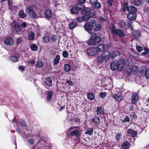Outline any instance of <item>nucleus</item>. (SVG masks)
I'll list each match as a JSON object with an SVG mask.
<instances>
[{
    "mask_svg": "<svg viewBox=\"0 0 149 149\" xmlns=\"http://www.w3.org/2000/svg\"><path fill=\"white\" fill-rule=\"evenodd\" d=\"M127 133L133 137H135L137 135V132H136L134 131L133 130L130 129H128Z\"/></svg>",
    "mask_w": 149,
    "mask_h": 149,
    "instance_id": "dca6fc26",
    "label": "nucleus"
},
{
    "mask_svg": "<svg viewBox=\"0 0 149 149\" xmlns=\"http://www.w3.org/2000/svg\"><path fill=\"white\" fill-rule=\"evenodd\" d=\"M118 24L119 25L122 27L125 28L126 26V23L123 20L120 21Z\"/></svg>",
    "mask_w": 149,
    "mask_h": 149,
    "instance_id": "c03bdc74",
    "label": "nucleus"
},
{
    "mask_svg": "<svg viewBox=\"0 0 149 149\" xmlns=\"http://www.w3.org/2000/svg\"><path fill=\"white\" fill-rule=\"evenodd\" d=\"M136 48L137 50L139 52H141L143 50V48L141 47L138 45L136 46Z\"/></svg>",
    "mask_w": 149,
    "mask_h": 149,
    "instance_id": "680f3d73",
    "label": "nucleus"
},
{
    "mask_svg": "<svg viewBox=\"0 0 149 149\" xmlns=\"http://www.w3.org/2000/svg\"><path fill=\"white\" fill-rule=\"evenodd\" d=\"M126 9L130 13H134L137 10L136 8L133 6L126 7Z\"/></svg>",
    "mask_w": 149,
    "mask_h": 149,
    "instance_id": "f8f14e48",
    "label": "nucleus"
},
{
    "mask_svg": "<svg viewBox=\"0 0 149 149\" xmlns=\"http://www.w3.org/2000/svg\"><path fill=\"white\" fill-rule=\"evenodd\" d=\"M77 25V24L75 22H72L69 24V29H74Z\"/></svg>",
    "mask_w": 149,
    "mask_h": 149,
    "instance_id": "f704fd0d",
    "label": "nucleus"
},
{
    "mask_svg": "<svg viewBox=\"0 0 149 149\" xmlns=\"http://www.w3.org/2000/svg\"><path fill=\"white\" fill-rule=\"evenodd\" d=\"M52 92H49L47 93V100L48 101H50L52 98Z\"/></svg>",
    "mask_w": 149,
    "mask_h": 149,
    "instance_id": "ea45409f",
    "label": "nucleus"
},
{
    "mask_svg": "<svg viewBox=\"0 0 149 149\" xmlns=\"http://www.w3.org/2000/svg\"><path fill=\"white\" fill-rule=\"evenodd\" d=\"M14 29L17 32L21 30V27L20 25H17L16 27Z\"/></svg>",
    "mask_w": 149,
    "mask_h": 149,
    "instance_id": "de8ad7c7",
    "label": "nucleus"
},
{
    "mask_svg": "<svg viewBox=\"0 0 149 149\" xmlns=\"http://www.w3.org/2000/svg\"><path fill=\"white\" fill-rule=\"evenodd\" d=\"M93 131L94 130L93 128H90L87 130L85 134H88L89 135H92Z\"/></svg>",
    "mask_w": 149,
    "mask_h": 149,
    "instance_id": "b1692460",
    "label": "nucleus"
},
{
    "mask_svg": "<svg viewBox=\"0 0 149 149\" xmlns=\"http://www.w3.org/2000/svg\"><path fill=\"white\" fill-rule=\"evenodd\" d=\"M144 50L146 52H143L142 53L143 54H148L149 53V49L146 47L144 48Z\"/></svg>",
    "mask_w": 149,
    "mask_h": 149,
    "instance_id": "5fc2aeb1",
    "label": "nucleus"
},
{
    "mask_svg": "<svg viewBox=\"0 0 149 149\" xmlns=\"http://www.w3.org/2000/svg\"><path fill=\"white\" fill-rule=\"evenodd\" d=\"M97 50L94 47H91L88 48L87 50L88 54L90 56H93L97 54Z\"/></svg>",
    "mask_w": 149,
    "mask_h": 149,
    "instance_id": "20e7f679",
    "label": "nucleus"
},
{
    "mask_svg": "<svg viewBox=\"0 0 149 149\" xmlns=\"http://www.w3.org/2000/svg\"><path fill=\"white\" fill-rule=\"evenodd\" d=\"M102 55L106 60H107L111 56V53L108 50H105L103 53Z\"/></svg>",
    "mask_w": 149,
    "mask_h": 149,
    "instance_id": "1a4fd4ad",
    "label": "nucleus"
},
{
    "mask_svg": "<svg viewBox=\"0 0 149 149\" xmlns=\"http://www.w3.org/2000/svg\"><path fill=\"white\" fill-rule=\"evenodd\" d=\"M93 4L94 5V8H99L101 7V4L99 2L97 1L96 2L94 3Z\"/></svg>",
    "mask_w": 149,
    "mask_h": 149,
    "instance_id": "a19ab883",
    "label": "nucleus"
},
{
    "mask_svg": "<svg viewBox=\"0 0 149 149\" xmlns=\"http://www.w3.org/2000/svg\"><path fill=\"white\" fill-rule=\"evenodd\" d=\"M62 55L65 58L69 56L68 52L66 51H63Z\"/></svg>",
    "mask_w": 149,
    "mask_h": 149,
    "instance_id": "3c124183",
    "label": "nucleus"
},
{
    "mask_svg": "<svg viewBox=\"0 0 149 149\" xmlns=\"http://www.w3.org/2000/svg\"><path fill=\"white\" fill-rule=\"evenodd\" d=\"M125 62L123 59H121L119 60H115L111 63L110 66L111 70L115 71L118 70L121 71L124 67Z\"/></svg>",
    "mask_w": 149,
    "mask_h": 149,
    "instance_id": "f257e3e1",
    "label": "nucleus"
},
{
    "mask_svg": "<svg viewBox=\"0 0 149 149\" xmlns=\"http://www.w3.org/2000/svg\"><path fill=\"white\" fill-rule=\"evenodd\" d=\"M79 12V10L76 7H73L71 10V12L72 14H77Z\"/></svg>",
    "mask_w": 149,
    "mask_h": 149,
    "instance_id": "4c0bfd02",
    "label": "nucleus"
},
{
    "mask_svg": "<svg viewBox=\"0 0 149 149\" xmlns=\"http://www.w3.org/2000/svg\"><path fill=\"white\" fill-rule=\"evenodd\" d=\"M130 121V119L129 117L128 116H126L125 118L122 120V122L123 123H125V122H129Z\"/></svg>",
    "mask_w": 149,
    "mask_h": 149,
    "instance_id": "09e8293b",
    "label": "nucleus"
},
{
    "mask_svg": "<svg viewBox=\"0 0 149 149\" xmlns=\"http://www.w3.org/2000/svg\"><path fill=\"white\" fill-rule=\"evenodd\" d=\"M139 99L138 94L136 93H133L132 96L131 102L134 104L137 102Z\"/></svg>",
    "mask_w": 149,
    "mask_h": 149,
    "instance_id": "0eeeda50",
    "label": "nucleus"
},
{
    "mask_svg": "<svg viewBox=\"0 0 149 149\" xmlns=\"http://www.w3.org/2000/svg\"><path fill=\"white\" fill-rule=\"evenodd\" d=\"M120 52L117 51H115L111 54V57L112 58H115L117 55H119Z\"/></svg>",
    "mask_w": 149,
    "mask_h": 149,
    "instance_id": "a878e982",
    "label": "nucleus"
},
{
    "mask_svg": "<svg viewBox=\"0 0 149 149\" xmlns=\"http://www.w3.org/2000/svg\"><path fill=\"white\" fill-rule=\"evenodd\" d=\"M22 42V40L21 38H19L17 39L16 41V43L17 44H19L21 43Z\"/></svg>",
    "mask_w": 149,
    "mask_h": 149,
    "instance_id": "bf43d9fd",
    "label": "nucleus"
},
{
    "mask_svg": "<svg viewBox=\"0 0 149 149\" xmlns=\"http://www.w3.org/2000/svg\"><path fill=\"white\" fill-rule=\"evenodd\" d=\"M121 135V134L120 133H118L116 135V138L117 140L118 141L120 139V136Z\"/></svg>",
    "mask_w": 149,
    "mask_h": 149,
    "instance_id": "e2e57ef3",
    "label": "nucleus"
},
{
    "mask_svg": "<svg viewBox=\"0 0 149 149\" xmlns=\"http://www.w3.org/2000/svg\"><path fill=\"white\" fill-rule=\"evenodd\" d=\"M79 130L77 129L71 131L70 132V135L72 136H78L79 134Z\"/></svg>",
    "mask_w": 149,
    "mask_h": 149,
    "instance_id": "aec40b11",
    "label": "nucleus"
},
{
    "mask_svg": "<svg viewBox=\"0 0 149 149\" xmlns=\"http://www.w3.org/2000/svg\"><path fill=\"white\" fill-rule=\"evenodd\" d=\"M132 22L131 21H129L128 23V26L131 30H133V27L132 25Z\"/></svg>",
    "mask_w": 149,
    "mask_h": 149,
    "instance_id": "6e6d98bb",
    "label": "nucleus"
},
{
    "mask_svg": "<svg viewBox=\"0 0 149 149\" xmlns=\"http://www.w3.org/2000/svg\"><path fill=\"white\" fill-rule=\"evenodd\" d=\"M8 5L9 7V8L11 9L12 10V3L10 1H8Z\"/></svg>",
    "mask_w": 149,
    "mask_h": 149,
    "instance_id": "69168bd1",
    "label": "nucleus"
},
{
    "mask_svg": "<svg viewBox=\"0 0 149 149\" xmlns=\"http://www.w3.org/2000/svg\"><path fill=\"white\" fill-rule=\"evenodd\" d=\"M82 6L81 4L80 3H78L77 4L76 8L79 10H80L82 9Z\"/></svg>",
    "mask_w": 149,
    "mask_h": 149,
    "instance_id": "864d4df0",
    "label": "nucleus"
},
{
    "mask_svg": "<svg viewBox=\"0 0 149 149\" xmlns=\"http://www.w3.org/2000/svg\"><path fill=\"white\" fill-rule=\"evenodd\" d=\"M144 69V71L142 70L143 74H144L145 77L147 78H149V69H146L145 70Z\"/></svg>",
    "mask_w": 149,
    "mask_h": 149,
    "instance_id": "cd10ccee",
    "label": "nucleus"
},
{
    "mask_svg": "<svg viewBox=\"0 0 149 149\" xmlns=\"http://www.w3.org/2000/svg\"><path fill=\"white\" fill-rule=\"evenodd\" d=\"M92 122L96 125H99L100 123V119L98 117H95L92 119Z\"/></svg>",
    "mask_w": 149,
    "mask_h": 149,
    "instance_id": "4be33fe9",
    "label": "nucleus"
},
{
    "mask_svg": "<svg viewBox=\"0 0 149 149\" xmlns=\"http://www.w3.org/2000/svg\"><path fill=\"white\" fill-rule=\"evenodd\" d=\"M106 47L105 45L102 44H100L98 45L95 48L97 50V52H102L104 51Z\"/></svg>",
    "mask_w": 149,
    "mask_h": 149,
    "instance_id": "9b49d317",
    "label": "nucleus"
},
{
    "mask_svg": "<svg viewBox=\"0 0 149 149\" xmlns=\"http://www.w3.org/2000/svg\"><path fill=\"white\" fill-rule=\"evenodd\" d=\"M76 21L79 22H82L83 21V18L80 17H78L76 18Z\"/></svg>",
    "mask_w": 149,
    "mask_h": 149,
    "instance_id": "052dcab7",
    "label": "nucleus"
},
{
    "mask_svg": "<svg viewBox=\"0 0 149 149\" xmlns=\"http://www.w3.org/2000/svg\"><path fill=\"white\" fill-rule=\"evenodd\" d=\"M132 36L133 38H136L140 36V33L138 30L134 31L132 33Z\"/></svg>",
    "mask_w": 149,
    "mask_h": 149,
    "instance_id": "a211bd4d",
    "label": "nucleus"
},
{
    "mask_svg": "<svg viewBox=\"0 0 149 149\" xmlns=\"http://www.w3.org/2000/svg\"><path fill=\"white\" fill-rule=\"evenodd\" d=\"M96 24V21L94 20H91L88 22H86L84 26V28L85 30L88 31L89 33H91L90 30H92L94 26Z\"/></svg>",
    "mask_w": 149,
    "mask_h": 149,
    "instance_id": "7ed1b4c3",
    "label": "nucleus"
},
{
    "mask_svg": "<svg viewBox=\"0 0 149 149\" xmlns=\"http://www.w3.org/2000/svg\"><path fill=\"white\" fill-rule=\"evenodd\" d=\"M136 14L134 13H130L127 14V17L129 19L132 20L136 18Z\"/></svg>",
    "mask_w": 149,
    "mask_h": 149,
    "instance_id": "4468645a",
    "label": "nucleus"
},
{
    "mask_svg": "<svg viewBox=\"0 0 149 149\" xmlns=\"http://www.w3.org/2000/svg\"><path fill=\"white\" fill-rule=\"evenodd\" d=\"M66 84H67V86H68L69 85H71L73 84V82L71 81L68 80L66 81Z\"/></svg>",
    "mask_w": 149,
    "mask_h": 149,
    "instance_id": "13d9d810",
    "label": "nucleus"
},
{
    "mask_svg": "<svg viewBox=\"0 0 149 149\" xmlns=\"http://www.w3.org/2000/svg\"><path fill=\"white\" fill-rule=\"evenodd\" d=\"M20 124L23 128L26 129L27 128L26 124H25V122L23 121H20L19 123Z\"/></svg>",
    "mask_w": 149,
    "mask_h": 149,
    "instance_id": "49530a36",
    "label": "nucleus"
},
{
    "mask_svg": "<svg viewBox=\"0 0 149 149\" xmlns=\"http://www.w3.org/2000/svg\"><path fill=\"white\" fill-rule=\"evenodd\" d=\"M19 17L21 18H24L26 16V14L24 13L22 10H21L18 13Z\"/></svg>",
    "mask_w": 149,
    "mask_h": 149,
    "instance_id": "c756f323",
    "label": "nucleus"
},
{
    "mask_svg": "<svg viewBox=\"0 0 149 149\" xmlns=\"http://www.w3.org/2000/svg\"><path fill=\"white\" fill-rule=\"evenodd\" d=\"M29 142L31 144H33L34 143V141L33 139H30L29 140Z\"/></svg>",
    "mask_w": 149,
    "mask_h": 149,
    "instance_id": "774afa93",
    "label": "nucleus"
},
{
    "mask_svg": "<svg viewBox=\"0 0 149 149\" xmlns=\"http://www.w3.org/2000/svg\"><path fill=\"white\" fill-rule=\"evenodd\" d=\"M17 25V23L16 22H13L11 24V26L12 27L14 28V29L16 27Z\"/></svg>",
    "mask_w": 149,
    "mask_h": 149,
    "instance_id": "4d7b16f0",
    "label": "nucleus"
},
{
    "mask_svg": "<svg viewBox=\"0 0 149 149\" xmlns=\"http://www.w3.org/2000/svg\"><path fill=\"white\" fill-rule=\"evenodd\" d=\"M105 59H106L103 57L102 55V56H99L97 58L98 61L100 62H103Z\"/></svg>",
    "mask_w": 149,
    "mask_h": 149,
    "instance_id": "a18cd8bd",
    "label": "nucleus"
},
{
    "mask_svg": "<svg viewBox=\"0 0 149 149\" xmlns=\"http://www.w3.org/2000/svg\"><path fill=\"white\" fill-rule=\"evenodd\" d=\"M89 1L92 4L97 1V0H89Z\"/></svg>",
    "mask_w": 149,
    "mask_h": 149,
    "instance_id": "338daca9",
    "label": "nucleus"
},
{
    "mask_svg": "<svg viewBox=\"0 0 149 149\" xmlns=\"http://www.w3.org/2000/svg\"><path fill=\"white\" fill-rule=\"evenodd\" d=\"M88 98L89 100H92L94 98L95 96L92 93H88L87 95Z\"/></svg>",
    "mask_w": 149,
    "mask_h": 149,
    "instance_id": "bb28decb",
    "label": "nucleus"
},
{
    "mask_svg": "<svg viewBox=\"0 0 149 149\" xmlns=\"http://www.w3.org/2000/svg\"><path fill=\"white\" fill-rule=\"evenodd\" d=\"M44 85L46 88H49L52 85V79L49 77H47L43 83Z\"/></svg>",
    "mask_w": 149,
    "mask_h": 149,
    "instance_id": "39448f33",
    "label": "nucleus"
},
{
    "mask_svg": "<svg viewBox=\"0 0 149 149\" xmlns=\"http://www.w3.org/2000/svg\"><path fill=\"white\" fill-rule=\"evenodd\" d=\"M97 112L98 115L102 114L103 113V111L100 107H97Z\"/></svg>",
    "mask_w": 149,
    "mask_h": 149,
    "instance_id": "473e14b6",
    "label": "nucleus"
},
{
    "mask_svg": "<svg viewBox=\"0 0 149 149\" xmlns=\"http://www.w3.org/2000/svg\"><path fill=\"white\" fill-rule=\"evenodd\" d=\"M99 20L100 22H104L105 21V18L102 17H100L99 19Z\"/></svg>",
    "mask_w": 149,
    "mask_h": 149,
    "instance_id": "0e129e2a",
    "label": "nucleus"
},
{
    "mask_svg": "<svg viewBox=\"0 0 149 149\" xmlns=\"http://www.w3.org/2000/svg\"><path fill=\"white\" fill-rule=\"evenodd\" d=\"M91 10V9L89 8H85L81 10V13L83 15H89L91 12H90Z\"/></svg>",
    "mask_w": 149,
    "mask_h": 149,
    "instance_id": "9d476101",
    "label": "nucleus"
},
{
    "mask_svg": "<svg viewBox=\"0 0 149 149\" xmlns=\"http://www.w3.org/2000/svg\"><path fill=\"white\" fill-rule=\"evenodd\" d=\"M45 13V16L46 18H50L51 17L52 15V12L49 9L46 10Z\"/></svg>",
    "mask_w": 149,
    "mask_h": 149,
    "instance_id": "f3484780",
    "label": "nucleus"
},
{
    "mask_svg": "<svg viewBox=\"0 0 149 149\" xmlns=\"http://www.w3.org/2000/svg\"><path fill=\"white\" fill-rule=\"evenodd\" d=\"M14 42V39L12 37L8 38L5 40L4 41L5 44L9 46L13 45V44Z\"/></svg>",
    "mask_w": 149,
    "mask_h": 149,
    "instance_id": "423d86ee",
    "label": "nucleus"
},
{
    "mask_svg": "<svg viewBox=\"0 0 149 149\" xmlns=\"http://www.w3.org/2000/svg\"><path fill=\"white\" fill-rule=\"evenodd\" d=\"M10 59L13 62H17L18 60V58L16 56H11L10 58Z\"/></svg>",
    "mask_w": 149,
    "mask_h": 149,
    "instance_id": "79ce46f5",
    "label": "nucleus"
},
{
    "mask_svg": "<svg viewBox=\"0 0 149 149\" xmlns=\"http://www.w3.org/2000/svg\"><path fill=\"white\" fill-rule=\"evenodd\" d=\"M90 34V39L87 41V44L89 45H95L99 44L101 41V38L99 36H97L96 33L92 32Z\"/></svg>",
    "mask_w": 149,
    "mask_h": 149,
    "instance_id": "f03ea898",
    "label": "nucleus"
},
{
    "mask_svg": "<svg viewBox=\"0 0 149 149\" xmlns=\"http://www.w3.org/2000/svg\"><path fill=\"white\" fill-rule=\"evenodd\" d=\"M51 40L52 41L54 42L56 41L57 40V37L55 35H52L51 36Z\"/></svg>",
    "mask_w": 149,
    "mask_h": 149,
    "instance_id": "603ef678",
    "label": "nucleus"
},
{
    "mask_svg": "<svg viewBox=\"0 0 149 149\" xmlns=\"http://www.w3.org/2000/svg\"><path fill=\"white\" fill-rule=\"evenodd\" d=\"M129 143L128 141L124 142L122 144L121 147L124 149H127L129 147Z\"/></svg>",
    "mask_w": 149,
    "mask_h": 149,
    "instance_id": "5701e85b",
    "label": "nucleus"
},
{
    "mask_svg": "<svg viewBox=\"0 0 149 149\" xmlns=\"http://www.w3.org/2000/svg\"><path fill=\"white\" fill-rule=\"evenodd\" d=\"M107 95V93L106 92L100 93H99V95L102 99L104 98Z\"/></svg>",
    "mask_w": 149,
    "mask_h": 149,
    "instance_id": "8fccbe9b",
    "label": "nucleus"
},
{
    "mask_svg": "<svg viewBox=\"0 0 149 149\" xmlns=\"http://www.w3.org/2000/svg\"><path fill=\"white\" fill-rule=\"evenodd\" d=\"M102 25L100 24H96L95 27L93 31L95 32L100 31L101 29Z\"/></svg>",
    "mask_w": 149,
    "mask_h": 149,
    "instance_id": "393cba45",
    "label": "nucleus"
},
{
    "mask_svg": "<svg viewBox=\"0 0 149 149\" xmlns=\"http://www.w3.org/2000/svg\"><path fill=\"white\" fill-rule=\"evenodd\" d=\"M133 3L136 6H139L141 3V0H133Z\"/></svg>",
    "mask_w": 149,
    "mask_h": 149,
    "instance_id": "37998d69",
    "label": "nucleus"
},
{
    "mask_svg": "<svg viewBox=\"0 0 149 149\" xmlns=\"http://www.w3.org/2000/svg\"><path fill=\"white\" fill-rule=\"evenodd\" d=\"M30 47L31 50L34 51H36L38 49V47L35 44L31 45Z\"/></svg>",
    "mask_w": 149,
    "mask_h": 149,
    "instance_id": "72a5a7b5",
    "label": "nucleus"
},
{
    "mask_svg": "<svg viewBox=\"0 0 149 149\" xmlns=\"http://www.w3.org/2000/svg\"><path fill=\"white\" fill-rule=\"evenodd\" d=\"M64 68L65 71L68 72L71 69V67L70 65L68 64H65L64 66Z\"/></svg>",
    "mask_w": 149,
    "mask_h": 149,
    "instance_id": "c85d7f7f",
    "label": "nucleus"
},
{
    "mask_svg": "<svg viewBox=\"0 0 149 149\" xmlns=\"http://www.w3.org/2000/svg\"><path fill=\"white\" fill-rule=\"evenodd\" d=\"M35 38V34L33 32H30L29 34V39L30 40H33Z\"/></svg>",
    "mask_w": 149,
    "mask_h": 149,
    "instance_id": "58836bf2",
    "label": "nucleus"
},
{
    "mask_svg": "<svg viewBox=\"0 0 149 149\" xmlns=\"http://www.w3.org/2000/svg\"><path fill=\"white\" fill-rule=\"evenodd\" d=\"M115 34L118 36L120 37H123L125 36V35L123 31L120 29H117L115 30Z\"/></svg>",
    "mask_w": 149,
    "mask_h": 149,
    "instance_id": "6e6552de",
    "label": "nucleus"
},
{
    "mask_svg": "<svg viewBox=\"0 0 149 149\" xmlns=\"http://www.w3.org/2000/svg\"><path fill=\"white\" fill-rule=\"evenodd\" d=\"M113 97L118 102L121 101L123 98V96L122 95H118L116 94H115L113 95Z\"/></svg>",
    "mask_w": 149,
    "mask_h": 149,
    "instance_id": "6ab92c4d",
    "label": "nucleus"
},
{
    "mask_svg": "<svg viewBox=\"0 0 149 149\" xmlns=\"http://www.w3.org/2000/svg\"><path fill=\"white\" fill-rule=\"evenodd\" d=\"M139 71V68L136 66H134L132 68L131 71L132 73L135 74L137 73Z\"/></svg>",
    "mask_w": 149,
    "mask_h": 149,
    "instance_id": "412c9836",
    "label": "nucleus"
},
{
    "mask_svg": "<svg viewBox=\"0 0 149 149\" xmlns=\"http://www.w3.org/2000/svg\"><path fill=\"white\" fill-rule=\"evenodd\" d=\"M42 40L44 42L47 43L49 42L50 40L49 37L47 36H45L42 38Z\"/></svg>",
    "mask_w": 149,
    "mask_h": 149,
    "instance_id": "2f4dec72",
    "label": "nucleus"
},
{
    "mask_svg": "<svg viewBox=\"0 0 149 149\" xmlns=\"http://www.w3.org/2000/svg\"><path fill=\"white\" fill-rule=\"evenodd\" d=\"M60 60V56L58 55H57L54 60V64L56 65L58 64Z\"/></svg>",
    "mask_w": 149,
    "mask_h": 149,
    "instance_id": "c9c22d12",
    "label": "nucleus"
},
{
    "mask_svg": "<svg viewBox=\"0 0 149 149\" xmlns=\"http://www.w3.org/2000/svg\"><path fill=\"white\" fill-rule=\"evenodd\" d=\"M109 27L111 34H115L116 27L112 24Z\"/></svg>",
    "mask_w": 149,
    "mask_h": 149,
    "instance_id": "7c9ffc66",
    "label": "nucleus"
},
{
    "mask_svg": "<svg viewBox=\"0 0 149 149\" xmlns=\"http://www.w3.org/2000/svg\"><path fill=\"white\" fill-rule=\"evenodd\" d=\"M29 15L31 17H33V18L36 17V15L33 11L32 8H29Z\"/></svg>",
    "mask_w": 149,
    "mask_h": 149,
    "instance_id": "2eb2a0df",
    "label": "nucleus"
},
{
    "mask_svg": "<svg viewBox=\"0 0 149 149\" xmlns=\"http://www.w3.org/2000/svg\"><path fill=\"white\" fill-rule=\"evenodd\" d=\"M43 63H44L42 61L40 60H38L36 61V65L38 67H41L43 65Z\"/></svg>",
    "mask_w": 149,
    "mask_h": 149,
    "instance_id": "e433bc0d",
    "label": "nucleus"
},
{
    "mask_svg": "<svg viewBox=\"0 0 149 149\" xmlns=\"http://www.w3.org/2000/svg\"><path fill=\"white\" fill-rule=\"evenodd\" d=\"M94 16V14L93 12L90 13V14L85 15L82 17L83 20L86 21L90 19L91 17H93Z\"/></svg>",
    "mask_w": 149,
    "mask_h": 149,
    "instance_id": "ddd939ff",
    "label": "nucleus"
}]
</instances>
